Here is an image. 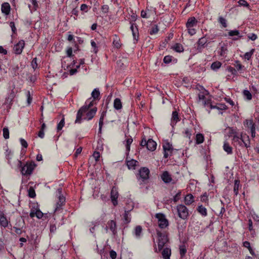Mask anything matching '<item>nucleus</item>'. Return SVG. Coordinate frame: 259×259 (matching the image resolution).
I'll return each instance as SVG.
<instances>
[{
	"label": "nucleus",
	"instance_id": "nucleus-1",
	"mask_svg": "<svg viewBox=\"0 0 259 259\" xmlns=\"http://www.w3.org/2000/svg\"><path fill=\"white\" fill-rule=\"evenodd\" d=\"M85 104L81 107L77 111L76 118L75 121V123H80L82 119L90 120L96 114L97 111V107H94L88 111L89 108L93 106L94 100L91 101L88 105H87V102H86Z\"/></svg>",
	"mask_w": 259,
	"mask_h": 259
},
{
	"label": "nucleus",
	"instance_id": "nucleus-2",
	"mask_svg": "<svg viewBox=\"0 0 259 259\" xmlns=\"http://www.w3.org/2000/svg\"><path fill=\"white\" fill-rule=\"evenodd\" d=\"M57 192L58 197V201L56 203V206L55 210L56 212L61 210L62 209V206L65 204V198L62 194V189L59 188L57 190Z\"/></svg>",
	"mask_w": 259,
	"mask_h": 259
},
{
	"label": "nucleus",
	"instance_id": "nucleus-3",
	"mask_svg": "<svg viewBox=\"0 0 259 259\" xmlns=\"http://www.w3.org/2000/svg\"><path fill=\"white\" fill-rule=\"evenodd\" d=\"M178 216L183 220L187 219L189 215L188 209L184 205L179 204L177 206Z\"/></svg>",
	"mask_w": 259,
	"mask_h": 259
},
{
	"label": "nucleus",
	"instance_id": "nucleus-4",
	"mask_svg": "<svg viewBox=\"0 0 259 259\" xmlns=\"http://www.w3.org/2000/svg\"><path fill=\"white\" fill-rule=\"evenodd\" d=\"M157 234L158 235V248L160 251L168 242V240L167 235L158 231L157 232Z\"/></svg>",
	"mask_w": 259,
	"mask_h": 259
},
{
	"label": "nucleus",
	"instance_id": "nucleus-5",
	"mask_svg": "<svg viewBox=\"0 0 259 259\" xmlns=\"http://www.w3.org/2000/svg\"><path fill=\"white\" fill-rule=\"evenodd\" d=\"M35 164L34 163H27L23 166L22 167L21 172L22 175L28 176L31 174L32 172Z\"/></svg>",
	"mask_w": 259,
	"mask_h": 259
},
{
	"label": "nucleus",
	"instance_id": "nucleus-6",
	"mask_svg": "<svg viewBox=\"0 0 259 259\" xmlns=\"http://www.w3.org/2000/svg\"><path fill=\"white\" fill-rule=\"evenodd\" d=\"M158 219V226L161 229H164L168 226V221L163 213H157L155 215Z\"/></svg>",
	"mask_w": 259,
	"mask_h": 259
},
{
	"label": "nucleus",
	"instance_id": "nucleus-7",
	"mask_svg": "<svg viewBox=\"0 0 259 259\" xmlns=\"http://www.w3.org/2000/svg\"><path fill=\"white\" fill-rule=\"evenodd\" d=\"M232 133L233 134L232 142L234 145H238L241 147H243V142H244V139L242 138V134L239 136L236 132H234L233 130H232Z\"/></svg>",
	"mask_w": 259,
	"mask_h": 259
},
{
	"label": "nucleus",
	"instance_id": "nucleus-8",
	"mask_svg": "<svg viewBox=\"0 0 259 259\" xmlns=\"http://www.w3.org/2000/svg\"><path fill=\"white\" fill-rule=\"evenodd\" d=\"M163 149L164 151V157L167 158L172 154L173 148L171 144L166 142L163 145Z\"/></svg>",
	"mask_w": 259,
	"mask_h": 259
},
{
	"label": "nucleus",
	"instance_id": "nucleus-9",
	"mask_svg": "<svg viewBox=\"0 0 259 259\" xmlns=\"http://www.w3.org/2000/svg\"><path fill=\"white\" fill-rule=\"evenodd\" d=\"M139 172V176L138 177V179H141L142 181L149 179L150 171L148 168L145 167H142L140 169Z\"/></svg>",
	"mask_w": 259,
	"mask_h": 259
},
{
	"label": "nucleus",
	"instance_id": "nucleus-10",
	"mask_svg": "<svg viewBox=\"0 0 259 259\" xmlns=\"http://www.w3.org/2000/svg\"><path fill=\"white\" fill-rule=\"evenodd\" d=\"M207 44V39L203 36L200 38L197 42V50L199 52H201L202 50L204 48Z\"/></svg>",
	"mask_w": 259,
	"mask_h": 259
},
{
	"label": "nucleus",
	"instance_id": "nucleus-11",
	"mask_svg": "<svg viewBox=\"0 0 259 259\" xmlns=\"http://www.w3.org/2000/svg\"><path fill=\"white\" fill-rule=\"evenodd\" d=\"M25 46V42L23 40L19 41L17 44L14 45L13 51L16 54H20L22 52Z\"/></svg>",
	"mask_w": 259,
	"mask_h": 259
},
{
	"label": "nucleus",
	"instance_id": "nucleus-12",
	"mask_svg": "<svg viewBox=\"0 0 259 259\" xmlns=\"http://www.w3.org/2000/svg\"><path fill=\"white\" fill-rule=\"evenodd\" d=\"M118 196V194L117 190L114 187L112 188L111 191V199L114 206H116L118 204L117 201Z\"/></svg>",
	"mask_w": 259,
	"mask_h": 259
},
{
	"label": "nucleus",
	"instance_id": "nucleus-13",
	"mask_svg": "<svg viewBox=\"0 0 259 259\" xmlns=\"http://www.w3.org/2000/svg\"><path fill=\"white\" fill-rule=\"evenodd\" d=\"M134 205L133 203L131 204V207L129 209L125 208L124 210V214L123 215L124 222L128 224L131 222V217L129 214L130 212L133 209Z\"/></svg>",
	"mask_w": 259,
	"mask_h": 259
},
{
	"label": "nucleus",
	"instance_id": "nucleus-14",
	"mask_svg": "<svg viewBox=\"0 0 259 259\" xmlns=\"http://www.w3.org/2000/svg\"><path fill=\"white\" fill-rule=\"evenodd\" d=\"M107 225L110 230L112 232L113 235H116L117 234V226L116 222L113 220L109 221L107 222Z\"/></svg>",
	"mask_w": 259,
	"mask_h": 259
},
{
	"label": "nucleus",
	"instance_id": "nucleus-15",
	"mask_svg": "<svg viewBox=\"0 0 259 259\" xmlns=\"http://www.w3.org/2000/svg\"><path fill=\"white\" fill-rule=\"evenodd\" d=\"M9 222L5 214L2 212H0V225L6 228L8 226Z\"/></svg>",
	"mask_w": 259,
	"mask_h": 259
},
{
	"label": "nucleus",
	"instance_id": "nucleus-16",
	"mask_svg": "<svg viewBox=\"0 0 259 259\" xmlns=\"http://www.w3.org/2000/svg\"><path fill=\"white\" fill-rule=\"evenodd\" d=\"M156 143L152 139H149L147 141V148L148 150L153 151L156 149Z\"/></svg>",
	"mask_w": 259,
	"mask_h": 259
},
{
	"label": "nucleus",
	"instance_id": "nucleus-17",
	"mask_svg": "<svg viewBox=\"0 0 259 259\" xmlns=\"http://www.w3.org/2000/svg\"><path fill=\"white\" fill-rule=\"evenodd\" d=\"M161 179L165 183H169L172 181L170 175L167 171L163 172Z\"/></svg>",
	"mask_w": 259,
	"mask_h": 259
},
{
	"label": "nucleus",
	"instance_id": "nucleus-18",
	"mask_svg": "<svg viewBox=\"0 0 259 259\" xmlns=\"http://www.w3.org/2000/svg\"><path fill=\"white\" fill-rule=\"evenodd\" d=\"M21 219H19V223L18 224H16V225L18 226V227H14L13 228L15 230V232L17 234L20 235L22 233V231L21 229L23 228L24 225V221L23 220L21 222Z\"/></svg>",
	"mask_w": 259,
	"mask_h": 259
},
{
	"label": "nucleus",
	"instance_id": "nucleus-19",
	"mask_svg": "<svg viewBox=\"0 0 259 259\" xmlns=\"http://www.w3.org/2000/svg\"><path fill=\"white\" fill-rule=\"evenodd\" d=\"M197 21L194 17H191L188 19L186 23L187 28H191L196 26Z\"/></svg>",
	"mask_w": 259,
	"mask_h": 259
},
{
	"label": "nucleus",
	"instance_id": "nucleus-20",
	"mask_svg": "<svg viewBox=\"0 0 259 259\" xmlns=\"http://www.w3.org/2000/svg\"><path fill=\"white\" fill-rule=\"evenodd\" d=\"M2 12L6 15H8L10 14V6L9 3H5L2 5Z\"/></svg>",
	"mask_w": 259,
	"mask_h": 259
},
{
	"label": "nucleus",
	"instance_id": "nucleus-21",
	"mask_svg": "<svg viewBox=\"0 0 259 259\" xmlns=\"http://www.w3.org/2000/svg\"><path fill=\"white\" fill-rule=\"evenodd\" d=\"M224 150L228 154H232L233 153L232 147L229 145V143L225 141L223 145Z\"/></svg>",
	"mask_w": 259,
	"mask_h": 259
},
{
	"label": "nucleus",
	"instance_id": "nucleus-22",
	"mask_svg": "<svg viewBox=\"0 0 259 259\" xmlns=\"http://www.w3.org/2000/svg\"><path fill=\"white\" fill-rule=\"evenodd\" d=\"M220 45H221V46L220 49V50L219 51V53L220 56L223 57H226L228 51L227 46L225 44H223L222 45H221V44L220 43Z\"/></svg>",
	"mask_w": 259,
	"mask_h": 259
},
{
	"label": "nucleus",
	"instance_id": "nucleus-23",
	"mask_svg": "<svg viewBox=\"0 0 259 259\" xmlns=\"http://www.w3.org/2000/svg\"><path fill=\"white\" fill-rule=\"evenodd\" d=\"M194 201V197L191 194L187 195L184 198L185 203L187 205L191 204Z\"/></svg>",
	"mask_w": 259,
	"mask_h": 259
},
{
	"label": "nucleus",
	"instance_id": "nucleus-24",
	"mask_svg": "<svg viewBox=\"0 0 259 259\" xmlns=\"http://www.w3.org/2000/svg\"><path fill=\"white\" fill-rule=\"evenodd\" d=\"M171 249L169 248H164L162 251V257L164 259H170Z\"/></svg>",
	"mask_w": 259,
	"mask_h": 259
},
{
	"label": "nucleus",
	"instance_id": "nucleus-25",
	"mask_svg": "<svg viewBox=\"0 0 259 259\" xmlns=\"http://www.w3.org/2000/svg\"><path fill=\"white\" fill-rule=\"evenodd\" d=\"M179 117L178 115V113L175 111H173L172 113V117H171V124L172 126H174L176 124V123L179 121Z\"/></svg>",
	"mask_w": 259,
	"mask_h": 259
},
{
	"label": "nucleus",
	"instance_id": "nucleus-26",
	"mask_svg": "<svg viewBox=\"0 0 259 259\" xmlns=\"http://www.w3.org/2000/svg\"><path fill=\"white\" fill-rule=\"evenodd\" d=\"M113 45L117 49L120 48L121 46L120 39L116 34L114 35Z\"/></svg>",
	"mask_w": 259,
	"mask_h": 259
},
{
	"label": "nucleus",
	"instance_id": "nucleus-27",
	"mask_svg": "<svg viewBox=\"0 0 259 259\" xmlns=\"http://www.w3.org/2000/svg\"><path fill=\"white\" fill-rule=\"evenodd\" d=\"M138 162L134 159L127 161L126 164L129 169H135V166Z\"/></svg>",
	"mask_w": 259,
	"mask_h": 259
},
{
	"label": "nucleus",
	"instance_id": "nucleus-28",
	"mask_svg": "<svg viewBox=\"0 0 259 259\" xmlns=\"http://www.w3.org/2000/svg\"><path fill=\"white\" fill-rule=\"evenodd\" d=\"M172 49L176 52L178 53H181L184 51V48L182 45L177 43L176 44L172 47Z\"/></svg>",
	"mask_w": 259,
	"mask_h": 259
},
{
	"label": "nucleus",
	"instance_id": "nucleus-29",
	"mask_svg": "<svg viewBox=\"0 0 259 259\" xmlns=\"http://www.w3.org/2000/svg\"><path fill=\"white\" fill-rule=\"evenodd\" d=\"M122 103L119 98H116L114 101V107L116 110H119L122 108Z\"/></svg>",
	"mask_w": 259,
	"mask_h": 259
},
{
	"label": "nucleus",
	"instance_id": "nucleus-30",
	"mask_svg": "<svg viewBox=\"0 0 259 259\" xmlns=\"http://www.w3.org/2000/svg\"><path fill=\"white\" fill-rule=\"evenodd\" d=\"M204 139V136L202 134H197L196 136V144L199 145L202 143Z\"/></svg>",
	"mask_w": 259,
	"mask_h": 259
},
{
	"label": "nucleus",
	"instance_id": "nucleus-31",
	"mask_svg": "<svg viewBox=\"0 0 259 259\" xmlns=\"http://www.w3.org/2000/svg\"><path fill=\"white\" fill-rule=\"evenodd\" d=\"M134 25H135L134 23H131L130 28L132 31L134 39H136V37L137 34H138V30L137 26H136V25L134 26Z\"/></svg>",
	"mask_w": 259,
	"mask_h": 259
},
{
	"label": "nucleus",
	"instance_id": "nucleus-32",
	"mask_svg": "<svg viewBox=\"0 0 259 259\" xmlns=\"http://www.w3.org/2000/svg\"><path fill=\"white\" fill-rule=\"evenodd\" d=\"M197 209L198 212L200 213L201 215L203 216H206L207 215L206 209L202 205L198 206Z\"/></svg>",
	"mask_w": 259,
	"mask_h": 259
},
{
	"label": "nucleus",
	"instance_id": "nucleus-33",
	"mask_svg": "<svg viewBox=\"0 0 259 259\" xmlns=\"http://www.w3.org/2000/svg\"><path fill=\"white\" fill-rule=\"evenodd\" d=\"M142 228L141 226H137L135 228L134 234L137 238H139L141 235Z\"/></svg>",
	"mask_w": 259,
	"mask_h": 259
},
{
	"label": "nucleus",
	"instance_id": "nucleus-34",
	"mask_svg": "<svg viewBox=\"0 0 259 259\" xmlns=\"http://www.w3.org/2000/svg\"><path fill=\"white\" fill-rule=\"evenodd\" d=\"M100 93L98 89H95L92 93V97L94 100L99 99Z\"/></svg>",
	"mask_w": 259,
	"mask_h": 259
},
{
	"label": "nucleus",
	"instance_id": "nucleus-35",
	"mask_svg": "<svg viewBox=\"0 0 259 259\" xmlns=\"http://www.w3.org/2000/svg\"><path fill=\"white\" fill-rule=\"evenodd\" d=\"M244 125L250 129V127L255 126V124L253 123L252 119H246L244 122Z\"/></svg>",
	"mask_w": 259,
	"mask_h": 259
},
{
	"label": "nucleus",
	"instance_id": "nucleus-36",
	"mask_svg": "<svg viewBox=\"0 0 259 259\" xmlns=\"http://www.w3.org/2000/svg\"><path fill=\"white\" fill-rule=\"evenodd\" d=\"M239 183H240V181L239 180H235L233 191L236 195H237V194L238 193Z\"/></svg>",
	"mask_w": 259,
	"mask_h": 259
},
{
	"label": "nucleus",
	"instance_id": "nucleus-37",
	"mask_svg": "<svg viewBox=\"0 0 259 259\" xmlns=\"http://www.w3.org/2000/svg\"><path fill=\"white\" fill-rule=\"evenodd\" d=\"M180 254L182 257H184L187 252V248L185 245L180 246Z\"/></svg>",
	"mask_w": 259,
	"mask_h": 259
},
{
	"label": "nucleus",
	"instance_id": "nucleus-38",
	"mask_svg": "<svg viewBox=\"0 0 259 259\" xmlns=\"http://www.w3.org/2000/svg\"><path fill=\"white\" fill-rule=\"evenodd\" d=\"M222 63L220 62L216 61L212 63L211 68L212 70H215L221 67Z\"/></svg>",
	"mask_w": 259,
	"mask_h": 259
},
{
	"label": "nucleus",
	"instance_id": "nucleus-39",
	"mask_svg": "<svg viewBox=\"0 0 259 259\" xmlns=\"http://www.w3.org/2000/svg\"><path fill=\"white\" fill-rule=\"evenodd\" d=\"M254 51H255V50L254 49H252L250 50V51L245 53V54L244 55V58L245 59H247V60H249L251 58V56L253 55Z\"/></svg>",
	"mask_w": 259,
	"mask_h": 259
},
{
	"label": "nucleus",
	"instance_id": "nucleus-40",
	"mask_svg": "<svg viewBox=\"0 0 259 259\" xmlns=\"http://www.w3.org/2000/svg\"><path fill=\"white\" fill-rule=\"evenodd\" d=\"M3 136L5 139L9 138V130L7 127H4L3 130Z\"/></svg>",
	"mask_w": 259,
	"mask_h": 259
},
{
	"label": "nucleus",
	"instance_id": "nucleus-41",
	"mask_svg": "<svg viewBox=\"0 0 259 259\" xmlns=\"http://www.w3.org/2000/svg\"><path fill=\"white\" fill-rule=\"evenodd\" d=\"M243 95L244 97L247 99L248 100H250L252 99V95L250 93V92L248 90H244L243 91Z\"/></svg>",
	"mask_w": 259,
	"mask_h": 259
},
{
	"label": "nucleus",
	"instance_id": "nucleus-42",
	"mask_svg": "<svg viewBox=\"0 0 259 259\" xmlns=\"http://www.w3.org/2000/svg\"><path fill=\"white\" fill-rule=\"evenodd\" d=\"M64 124H65V119H64V118H63L57 125V128L58 131L61 130L62 128H63V127L64 126Z\"/></svg>",
	"mask_w": 259,
	"mask_h": 259
},
{
	"label": "nucleus",
	"instance_id": "nucleus-43",
	"mask_svg": "<svg viewBox=\"0 0 259 259\" xmlns=\"http://www.w3.org/2000/svg\"><path fill=\"white\" fill-rule=\"evenodd\" d=\"M185 136L186 138H188L190 140V142H191V132L190 130L188 128H186L184 132Z\"/></svg>",
	"mask_w": 259,
	"mask_h": 259
},
{
	"label": "nucleus",
	"instance_id": "nucleus-44",
	"mask_svg": "<svg viewBox=\"0 0 259 259\" xmlns=\"http://www.w3.org/2000/svg\"><path fill=\"white\" fill-rule=\"evenodd\" d=\"M204 92L206 93V94H208V92L206 90H204V92L200 93V94H198L199 101H203L205 100V97Z\"/></svg>",
	"mask_w": 259,
	"mask_h": 259
},
{
	"label": "nucleus",
	"instance_id": "nucleus-45",
	"mask_svg": "<svg viewBox=\"0 0 259 259\" xmlns=\"http://www.w3.org/2000/svg\"><path fill=\"white\" fill-rule=\"evenodd\" d=\"M132 142H133V139L131 138H128L126 140L125 147H126V150L127 151H129L130 150V145L132 144Z\"/></svg>",
	"mask_w": 259,
	"mask_h": 259
},
{
	"label": "nucleus",
	"instance_id": "nucleus-46",
	"mask_svg": "<svg viewBox=\"0 0 259 259\" xmlns=\"http://www.w3.org/2000/svg\"><path fill=\"white\" fill-rule=\"evenodd\" d=\"M15 96V93L12 90L11 91V93L10 94L9 96H8V97L6 99L7 102L11 103L13 99L14 98Z\"/></svg>",
	"mask_w": 259,
	"mask_h": 259
},
{
	"label": "nucleus",
	"instance_id": "nucleus-47",
	"mask_svg": "<svg viewBox=\"0 0 259 259\" xmlns=\"http://www.w3.org/2000/svg\"><path fill=\"white\" fill-rule=\"evenodd\" d=\"M28 196L30 198H34L35 197V192L32 188H30L28 190Z\"/></svg>",
	"mask_w": 259,
	"mask_h": 259
},
{
	"label": "nucleus",
	"instance_id": "nucleus-48",
	"mask_svg": "<svg viewBox=\"0 0 259 259\" xmlns=\"http://www.w3.org/2000/svg\"><path fill=\"white\" fill-rule=\"evenodd\" d=\"M234 66L236 68V70L238 71L241 70L244 67V66H242L238 61H236L235 62Z\"/></svg>",
	"mask_w": 259,
	"mask_h": 259
},
{
	"label": "nucleus",
	"instance_id": "nucleus-49",
	"mask_svg": "<svg viewBox=\"0 0 259 259\" xmlns=\"http://www.w3.org/2000/svg\"><path fill=\"white\" fill-rule=\"evenodd\" d=\"M227 70L229 72L231 73L232 74H233L234 75H237V70H236V69H235L234 68H233L231 66H229L227 68Z\"/></svg>",
	"mask_w": 259,
	"mask_h": 259
},
{
	"label": "nucleus",
	"instance_id": "nucleus-50",
	"mask_svg": "<svg viewBox=\"0 0 259 259\" xmlns=\"http://www.w3.org/2000/svg\"><path fill=\"white\" fill-rule=\"evenodd\" d=\"M246 137H247V140L245 141L244 140V142H243V146H244L246 148H248L250 147V140H249V136H247Z\"/></svg>",
	"mask_w": 259,
	"mask_h": 259
},
{
	"label": "nucleus",
	"instance_id": "nucleus-51",
	"mask_svg": "<svg viewBox=\"0 0 259 259\" xmlns=\"http://www.w3.org/2000/svg\"><path fill=\"white\" fill-rule=\"evenodd\" d=\"M219 21L224 27H226L227 26L226 19L222 17H220L219 18Z\"/></svg>",
	"mask_w": 259,
	"mask_h": 259
},
{
	"label": "nucleus",
	"instance_id": "nucleus-52",
	"mask_svg": "<svg viewBox=\"0 0 259 259\" xmlns=\"http://www.w3.org/2000/svg\"><path fill=\"white\" fill-rule=\"evenodd\" d=\"M181 195V191H179L173 198V201H174V202L176 203L179 201V200L180 199Z\"/></svg>",
	"mask_w": 259,
	"mask_h": 259
},
{
	"label": "nucleus",
	"instance_id": "nucleus-53",
	"mask_svg": "<svg viewBox=\"0 0 259 259\" xmlns=\"http://www.w3.org/2000/svg\"><path fill=\"white\" fill-rule=\"evenodd\" d=\"M239 31L237 30H231L228 32V34L230 36H233L234 35H239Z\"/></svg>",
	"mask_w": 259,
	"mask_h": 259
},
{
	"label": "nucleus",
	"instance_id": "nucleus-54",
	"mask_svg": "<svg viewBox=\"0 0 259 259\" xmlns=\"http://www.w3.org/2000/svg\"><path fill=\"white\" fill-rule=\"evenodd\" d=\"M35 213V216H36L38 219L42 218L44 215L43 213L39 209H36Z\"/></svg>",
	"mask_w": 259,
	"mask_h": 259
},
{
	"label": "nucleus",
	"instance_id": "nucleus-55",
	"mask_svg": "<svg viewBox=\"0 0 259 259\" xmlns=\"http://www.w3.org/2000/svg\"><path fill=\"white\" fill-rule=\"evenodd\" d=\"M26 96L27 98V101L28 105L30 104L32 102V98L31 96L30 92L29 91L27 92Z\"/></svg>",
	"mask_w": 259,
	"mask_h": 259
},
{
	"label": "nucleus",
	"instance_id": "nucleus-56",
	"mask_svg": "<svg viewBox=\"0 0 259 259\" xmlns=\"http://www.w3.org/2000/svg\"><path fill=\"white\" fill-rule=\"evenodd\" d=\"M171 61V56H166L164 57L163 62L165 64L169 63Z\"/></svg>",
	"mask_w": 259,
	"mask_h": 259
},
{
	"label": "nucleus",
	"instance_id": "nucleus-57",
	"mask_svg": "<svg viewBox=\"0 0 259 259\" xmlns=\"http://www.w3.org/2000/svg\"><path fill=\"white\" fill-rule=\"evenodd\" d=\"M238 4L240 6H242L246 7H249V4L245 0H239Z\"/></svg>",
	"mask_w": 259,
	"mask_h": 259
},
{
	"label": "nucleus",
	"instance_id": "nucleus-58",
	"mask_svg": "<svg viewBox=\"0 0 259 259\" xmlns=\"http://www.w3.org/2000/svg\"><path fill=\"white\" fill-rule=\"evenodd\" d=\"M159 29L157 26H155L153 27L151 30L150 31V34L151 35L156 34L158 32Z\"/></svg>",
	"mask_w": 259,
	"mask_h": 259
},
{
	"label": "nucleus",
	"instance_id": "nucleus-59",
	"mask_svg": "<svg viewBox=\"0 0 259 259\" xmlns=\"http://www.w3.org/2000/svg\"><path fill=\"white\" fill-rule=\"evenodd\" d=\"M31 66L33 69L34 70L36 69L37 67V59L36 58H33L31 62Z\"/></svg>",
	"mask_w": 259,
	"mask_h": 259
},
{
	"label": "nucleus",
	"instance_id": "nucleus-60",
	"mask_svg": "<svg viewBox=\"0 0 259 259\" xmlns=\"http://www.w3.org/2000/svg\"><path fill=\"white\" fill-rule=\"evenodd\" d=\"M101 10L103 13H107L109 11V7L108 5H103L101 8Z\"/></svg>",
	"mask_w": 259,
	"mask_h": 259
},
{
	"label": "nucleus",
	"instance_id": "nucleus-61",
	"mask_svg": "<svg viewBox=\"0 0 259 259\" xmlns=\"http://www.w3.org/2000/svg\"><path fill=\"white\" fill-rule=\"evenodd\" d=\"M20 143L21 144V145L26 148L27 147H28V144H27V142L23 139L22 138H21L20 139Z\"/></svg>",
	"mask_w": 259,
	"mask_h": 259
},
{
	"label": "nucleus",
	"instance_id": "nucleus-62",
	"mask_svg": "<svg viewBox=\"0 0 259 259\" xmlns=\"http://www.w3.org/2000/svg\"><path fill=\"white\" fill-rule=\"evenodd\" d=\"M187 28H188V33L191 35H193L196 33V30L193 27Z\"/></svg>",
	"mask_w": 259,
	"mask_h": 259
},
{
	"label": "nucleus",
	"instance_id": "nucleus-63",
	"mask_svg": "<svg viewBox=\"0 0 259 259\" xmlns=\"http://www.w3.org/2000/svg\"><path fill=\"white\" fill-rule=\"evenodd\" d=\"M116 255L117 254L115 251L112 250L110 251V256L112 259H115Z\"/></svg>",
	"mask_w": 259,
	"mask_h": 259
},
{
	"label": "nucleus",
	"instance_id": "nucleus-64",
	"mask_svg": "<svg viewBox=\"0 0 259 259\" xmlns=\"http://www.w3.org/2000/svg\"><path fill=\"white\" fill-rule=\"evenodd\" d=\"M248 37L249 39L255 40L257 38V35L254 33H251L248 35Z\"/></svg>",
	"mask_w": 259,
	"mask_h": 259
}]
</instances>
